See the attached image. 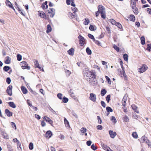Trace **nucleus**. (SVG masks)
<instances>
[{"instance_id": "49530a36", "label": "nucleus", "mask_w": 151, "mask_h": 151, "mask_svg": "<svg viewBox=\"0 0 151 151\" xmlns=\"http://www.w3.org/2000/svg\"><path fill=\"white\" fill-rule=\"evenodd\" d=\"M111 96L110 95H108L106 97V100L107 101L108 103H109V101L110 100Z\"/></svg>"}, {"instance_id": "423d86ee", "label": "nucleus", "mask_w": 151, "mask_h": 151, "mask_svg": "<svg viewBox=\"0 0 151 151\" xmlns=\"http://www.w3.org/2000/svg\"><path fill=\"white\" fill-rule=\"evenodd\" d=\"M89 99L93 102L96 101V96L93 93H91L90 94V96L89 97Z\"/></svg>"}, {"instance_id": "9b49d317", "label": "nucleus", "mask_w": 151, "mask_h": 151, "mask_svg": "<svg viewBox=\"0 0 151 151\" xmlns=\"http://www.w3.org/2000/svg\"><path fill=\"white\" fill-rule=\"evenodd\" d=\"M52 133L50 130L48 131L45 134V136L47 138H49L51 137L52 135Z\"/></svg>"}, {"instance_id": "c9c22d12", "label": "nucleus", "mask_w": 151, "mask_h": 151, "mask_svg": "<svg viewBox=\"0 0 151 151\" xmlns=\"http://www.w3.org/2000/svg\"><path fill=\"white\" fill-rule=\"evenodd\" d=\"M123 57L124 60L125 61H128V55L127 54H124L123 55Z\"/></svg>"}, {"instance_id": "4c0bfd02", "label": "nucleus", "mask_w": 151, "mask_h": 151, "mask_svg": "<svg viewBox=\"0 0 151 151\" xmlns=\"http://www.w3.org/2000/svg\"><path fill=\"white\" fill-rule=\"evenodd\" d=\"M48 12L51 17H53L55 14V12H52L50 11H49V10H48Z\"/></svg>"}, {"instance_id": "f704fd0d", "label": "nucleus", "mask_w": 151, "mask_h": 151, "mask_svg": "<svg viewBox=\"0 0 151 151\" xmlns=\"http://www.w3.org/2000/svg\"><path fill=\"white\" fill-rule=\"evenodd\" d=\"M13 141L14 142H16L17 145H19V147H20V146H21L20 142L17 138L13 139Z\"/></svg>"}, {"instance_id": "6ab92c4d", "label": "nucleus", "mask_w": 151, "mask_h": 151, "mask_svg": "<svg viewBox=\"0 0 151 151\" xmlns=\"http://www.w3.org/2000/svg\"><path fill=\"white\" fill-rule=\"evenodd\" d=\"M131 107L132 109L137 113H139L138 111L137 110V107L134 104H133L131 105Z\"/></svg>"}, {"instance_id": "c756f323", "label": "nucleus", "mask_w": 151, "mask_h": 151, "mask_svg": "<svg viewBox=\"0 0 151 151\" xmlns=\"http://www.w3.org/2000/svg\"><path fill=\"white\" fill-rule=\"evenodd\" d=\"M49 109L53 113V114H57V111H55L54 110H53L52 108L50 107L49 106Z\"/></svg>"}, {"instance_id": "79ce46f5", "label": "nucleus", "mask_w": 151, "mask_h": 151, "mask_svg": "<svg viewBox=\"0 0 151 151\" xmlns=\"http://www.w3.org/2000/svg\"><path fill=\"white\" fill-rule=\"evenodd\" d=\"M89 23V21L87 19L85 18V21L83 22V24L85 25H88Z\"/></svg>"}, {"instance_id": "864d4df0", "label": "nucleus", "mask_w": 151, "mask_h": 151, "mask_svg": "<svg viewBox=\"0 0 151 151\" xmlns=\"http://www.w3.org/2000/svg\"><path fill=\"white\" fill-rule=\"evenodd\" d=\"M113 47L114 49L116 50L117 52H118L119 51V48L116 45H114Z\"/></svg>"}, {"instance_id": "6e6552de", "label": "nucleus", "mask_w": 151, "mask_h": 151, "mask_svg": "<svg viewBox=\"0 0 151 151\" xmlns=\"http://www.w3.org/2000/svg\"><path fill=\"white\" fill-rule=\"evenodd\" d=\"M98 11L100 13L105 12V9L104 7L102 5H100L98 6Z\"/></svg>"}, {"instance_id": "ddd939ff", "label": "nucleus", "mask_w": 151, "mask_h": 151, "mask_svg": "<svg viewBox=\"0 0 151 151\" xmlns=\"http://www.w3.org/2000/svg\"><path fill=\"white\" fill-rule=\"evenodd\" d=\"M5 113L8 117H10L12 115V113L9 111L8 109H6L5 110Z\"/></svg>"}, {"instance_id": "2eb2a0df", "label": "nucleus", "mask_w": 151, "mask_h": 151, "mask_svg": "<svg viewBox=\"0 0 151 151\" xmlns=\"http://www.w3.org/2000/svg\"><path fill=\"white\" fill-rule=\"evenodd\" d=\"M64 121L65 127L68 129L70 127V125L69 122L66 118H64Z\"/></svg>"}, {"instance_id": "4be33fe9", "label": "nucleus", "mask_w": 151, "mask_h": 151, "mask_svg": "<svg viewBox=\"0 0 151 151\" xmlns=\"http://www.w3.org/2000/svg\"><path fill=\"white\" fill-rule=\"evenodd\" d=\"M21 89L22 92L24 94H25L27 93V90L25 87L23 86L21 87Z\"/></svg>"}, {"instance_id": "e433bc0d", "label": "nucleus", "mask_w": 151, "mask_h": 151, "mask_svg": "<svg viewBox=\"0 0 151 151\" xmlns=\"http://www.w3.org/2000/svg\"><path fill=\"white\" fill-rule=\"evenodd\" d=\"M65 72L67 76H69L71 74V72L68 70H65Z\"/></svg>"}, {"instance_id": "0eeeda50", "label": "nucleus", "mask_w": 151, "mask_h": 151, "mask_svg": "<svg viewBox=\"0 0 151 151\" xmlns=\"http://www.w3.org/2000/svg\"><path fill=\"white\" fill-rule=\"evenodd\" d=\"M43 119L45 120L47 122L49 123L51 125V126H52V124L53 123V122L49 117L47 116H43Z\"/></svg>"}, {"instance_id": "c03bdc74", "label": "nucleus", "mask_w": 151, "mask_h": 151, "mask_svg": "<svg viewBox=\"0 0 151 151\" xmlns=\"http://www.w3.org/2000/svg\"><path fill=\"white\" fill-rule=\"evenodd\" d=\"M17 60H18V61H19L21 60L22 59V56H21V55L18 54L17 55Z\"/></svg>"}, {"instance_id": "58836bf2", "label": "nucleus", "mask_w": 151, "mask_h": 151, "mask_svg": "<svg viewBox=\"0 0 151 151\" xmlns=\"http://www.w3.org/2000/svg\"><path fill=\"white\" fill-rule=\"evenodd\" d=\"M106 110L107 112H112L113 111V109L110 107L107 106L106 107Z\"/></svg>"}, {"instance_id": "7ed1b4c3", "label": "nucleus", "mask_w": 151, "mask_h": 151, "mask_svg": "<svg viewBox=\"0 0 151 151\" xmlns=\"http://www.w3.org/2000/svg\"><path fill=\"white\" fill-rule=\"evenodd\" d=\"M147 66L143 64L141 67L138 69V71L140 73H142L145 71L147 69Z\"/></svg>"}, {"instance_id": "de8ad7c7", "label": "nucleus", "mask_w": 151, "mask_h": 151, "mask_svg": "<svg viewBox=\"0 0 151 151\" xmlns=\"http://www.w3.org/2000/svg\"><path fill=\"white\" fill-rule=\"evenodd\" d=\"M88 36L91 39H92L93 40H95V38L93 35L90 34H88Z\"/></svg>"}, {"instance_id": "f8f14e48", "label": "nucleus", "mask_w": 151, "mask_h": 151, "mask_svg": "<svg viewBox=\"0 0 151 151\" xmlns=\"http://www.w3.org/2000/svg\"><path fill=\"white\" fill-rule=\"evenodd\" d=\"M109 133L110 137L112 138H114L116 135V132H114L112 130H109Z\"/></svg>"}, {"instance_id": "a19ab883", "label": "nucleus", "mask_w": 151, "mask_h": 151, "mask_svg": "<svg viewBox=\"0 0 151 151\" xmlns=\"http://www.w3.org/2000/svg\"><path fill=\"white\" fill-rule=\"evenodd\" d=\"M62 99H63V102L64 103H67L68 101V99L65 96L63 97V98Z\"/></svg>"}, {"instance_id": "39448f33", "label": "nucleus", "mask_w": 151, "mask_h": 151, "mask_svg": "<svg viewBox=\"0 0 151 151\" xmlns=\"http://www.w3.org/2000/svg\"><path fill=\"white\" fill-rule=\"evenodd\" d=\"M12 86L11 85H9L7 87V89L6 90V92L10 96H12Z\"/></svg>"}, {"instance_id": "5701e85b", "label": "nucleus", "mask_w": 151, "mask_h": 151, "mask_svg": "<svg viewBox=\"0 0 151 151\" xmlns=\"http://www.w3.org/2000/svg\"><path fill=\"white\" fill-rule=\"evenodd\" d=\"M8 104L10 106L13 108H15L16 107V106L14 103L13 102H9Z\"/></svg>"}, {"instance_id": "bb28decb", "label": "nucleus", "mask_w": 151, "mask_h": 151, "mask_svg": "<svg viewBox=\"0 0 151 151\" xmlns=\"http://www.w3.org/2000/svg\"><path fill=\"white\" fill-rule=\"evenodd\" d=\"M141 43L142 45H144L145 43V39L144 36L141 37L140 38Z\"/></svg>"}, {"instance_id": "cd10ccee", "label": "nucleus", "mask_w": 151, "mask_h": 151, "mask_svg": "<svg viewBox=\"0 0 151 151\" xmlns=\"http://www.w3.org/2000/svg\"><path fill=\"white\" fill-rule=\"evenodd\" d=\"M11 69V67L8 66H5L3 68V70L6 72H7Z\"/></svg>"}, {"instance_id": "dca6fc26", "label": "nucleus", "mask_w": 151, "mask_h": 151, "mask_svg": "<svg viewBox=\"0 0 151 151\" xmlns=\"http://www.w3.org/2000/svg\"><path fill=\"white\" fill-rule=\"evenodd\" d=\"M1 134L3 136V137L6 139H9L8 135L4 131H2L1 133Z\"/></svg>"}, {"instance_id": "c85d7f7f", "label": "nucleus", "mask_w": 151, "mask_h": 151, "mask_svg": "<svg viewBox=\"0 0 151 151\" xmlns=\"http://www.w3.org/2000/svg\"><path fill=\"white\" fill-rule=\"evenodd\" d=\"M6 5L9 7H11L12 5L9 0H6L5 2Z\"/></svg>"}, {"instance_id": "e2e57ef3", "label": "nucleus", "mask_w": 151, "mask_h": 151, "mask_svg": "<svg viewBox=\"0 0 151 151\" xmlns=\"http://www.w3.org/2000/svg\"><path fill=\"white\" fill-rule=\"evenodd\" d=\"M58 97L60 99H62V94L61 93H58L57 95Z\"/></svg>"}, {"instance_id": "2f4dec72", "label": "nucleus", "mask_w": 151, "mask_h": 151, "mask_svg": "<svg viewBox=\"0 0 151 151\" xmlns=\"http://www.w3.org/2000/svg\"><path fill=\"white\" fill-rule=\"evenodd\" d=\"M89 29L90 30L93 31L96 30V27L95 26L91 25L89 27Z\"/></svg>"}, {"instance_id": "7c9ffc66", "label": "nucleus", "mask_w": 151, "mask_h": 151, "mask_svg": "<svg viewBox=\"0 0 151 151\" xmlns=\"http://www.w3.org/2000/svg\"><path fill=\"white\" fill-rule=\"evenodd\" d=\"M107 91H106V90L104 89H102L101 91V95L102 96H104L106 93Z\"/></svg>"}, {"instance_id": "f257e3e1", "label": "nucleus", "mask_w": 151, "mask_h": 151, "mask_svg": "<svg viewBox=\"0 0 151 151\" xmlns=\"http://www.w3.org/2000/svg\"><path fill=\"white\" fill-rule=\"evenodd\" d=\"M83 75L86 80L89 82L90 84L93 86L97 84L96 79V75L95 73L93 70L90 71L87 68L84 69L83 70Z\"/></svg>"}, {"instance_id": "3c124183", "label": "nucleus", "mask_w": 151, "mask_h": 151, "mask_svg": "<svg viewBox=\"0 0 151 151\" xmlns=\"http://www.w3.org/2000/svg\"><path fill=\"white\" fill-rule=\"evenodd\" d=\"M130 6H132L136 5V1H134L133 0H131L130 1Z\"/></svg>"}, {"instance_id": "09e8293b", "label": "nucleus", "mask_w": 151, "mask_h": 151, "mask_svg": "<svg viewBox=\"0 0 151 151\" xmlns=\"http://www.w3.org/2000/svg\"><path fill=\"white\" fill-rule=\"evenodd\" d=\"M105 12H103L100 13L101 17L103 19H105L106 18Z\"/></svg>"}, {"instance_id": "393cba45", "label": "nucleus", "mask_w": 151, "mask_h": 151, "mask_svg": "<svg viewBox=\"0 0 151 151\" xmlns=\"http://www.w3.org/2000/svg\"><path fill=\"white\" fill-rule=\"evenodd\" d=\"M141 141L142 143L145 142L148 139L145 136H143L141 138Z\"/></svg>"}, {"instance_id": "13d9d810", "label": "nucleus", "mask_w": 151, "mask_h": 151, "mask_svg": "<svg viewBox=\"0 0 151 151\" xmlns=\"http://www.w3.org/2000/svg\"><path fill=\"white\" fill-rule=\"evenodd\" d=\"M105 78L106 80L108 81V83L109 84H111V81L110 80V79L107 76H105Z\"/></svg>"}, {"instance_id": "bf43d9fd", "label": "nucleus", "mask_w": 151, "mask_h": 151, "mask_svg": "<svg viewBox=\"0 0 151 151\" xmlns=\"http://www.w3.org/2000/svg\"><path fill=\"white\" fill-rule=\"evenodd\" d=\"M81 131L82 133H85L86 131V129L84 127H82L81 128Z\"/></svg>"}, {"instance_id": "4468645a", "label": "nucleus", "mask_w": 151, "mask_h": 151, "mask_svg": "<svg viewBox=\"0 0 151 151\" xmlns=\"http://www.w3.org/2000/svg\"><path fill=\"white\" fill-rule=\"evenodd\" d=\"M69 17L70 18H73L77 17L76 14L75 13L69 12L68 14Z\"/></svg>"}, {"instance_id": "a211bd4d", "label": "nucleus", "mask_w": 151, "mask_h": 151, "mask_svg": "<svg viewBox=\"0 0 151 151\" xmlns=\"http://www.w3.org/2000/svg\"><path fill=\"white\" fill-rule=\"evenodd\" d=\"M127 100V98L125 96L122 99V104L123 106H124V107L125 108L126 104V101Z\"/></svg>"}, {"instance_id": "20e7f679", "label": "nucleus", "mask_w": 151, "mask_h": 151, "mask_svg": "<svg viewBox=\"0 0 151 151\" xmlns=\"http://www.w3.org/2000/svg\"><path fill=\"white\" fill-rule=\"evenodd\" d=\"M79 44L81 46H83L84 44L85 39L81 35H79L78 37Z\"/></svg>"}, {"instance_id": "72a5a7b5", "label": "nucleus", "mask_w": 151, "mask_h": 151, "mask_svg": "<svg viewBox=\"0 0 151 151\" xmlns=\"http://www.w3.org/2000/svg\"><path fill=\"white\" fill-rule=\"evenodd\" d=\"M132 135V137L135 139H137L138 137V136L136 132H133Z\"/></svg>"}, {"instance_id": "5fc2aeb1", "label": "nucleus", "mask_w": 151, "mask_h": 151, "mask_svg": "<svg viewBox=\"0 0 151 151\" xmlns=\"http://www.w3.org/2000/svg\"><path fill=\"white\" fill-rule=\"evenodd\" d=\"M106 30L107 31V32H108V33L109 34H110L111 32V30H110V28L108 26H106Z\"/></svg>"}, {"instance_id": "052dcab7", "label": "nucleus", "mask_w": 151, "mask_h": 151, "mask_svg": "<svg viewBox=\"0 0 151 151\" xmlns=\"http://www.w3.org/2000/svg\"><path fill=\"white\" fill-rule=\"evenodd\" d=\"M111 121L113 122L114 123H115L116 122V119L114 116H112L111 118Z\"/></svg>"}, {"instance_id": "b1692460", "label": "nucleus", "mask_w": 151, "mask_h": 151, "mask_svg": "<svg viewBox=\"0 0 151 151\" xmlns=\"http://www.w3.org/2000/svg\"><path fill=\"white\" fill-rule=\"evenodd\" d=\"M129 18L131 21L134 22L135 21V17L132 14L130 15Z\"/></svg>"}, {"instance_id": "774afa93", "label": "nucleus", "mask_w": 151, "mask_h": 151, "mask_svg": "<svg viewBox=\"0 0 151 151\" xmlns=\"http://www.w3.org/2000/svg\"><path fill=\"white\" fill-rule=\"evenodd\" d=\"M69 93L71 95V96H74V93L73 92V91L72 90H70L69 91Z\"/></svg>"}, {"instance_id": "ea45409f", "label": "nucleus", "mask_w": 151, "mask_h": 151, "mask_svg": "<svg viewBox=\"0 0 151 151\" xmlns=\"http://www.w3.org/2000/svg\"><path fill=\"white\" fill-rule=\"evenodd\" d=\"M129 119L126 115H125L124 117V122H128L129 121Z\"/></svg>"}, {"instance_id": "680f3d73", "label": "nucleus", "mask_w": 151, "mask_h": 151, "mask_svg": "<svg viewBox=\"0 0 151 151\" xmlns=\"http://www.w3.org/2000/svg\"><path fill=\"white\" fill-rule=\"evenodd\" d=\"M71 8L72 11H73V13L75 12L76 13V12H77L78 11L77 8L76 7H73V8L72 7Z\"/></svg>"}, {"instance_id": "4d7b16f0", "label": "nucleus", "mask_w": 151, "mask_h": 151, "mask_svg": "<svg viewBox=\"0 0 151 151\" xmlns=\"http://www.w3.org/2000/svg\"><path fill=\"white\" fill-rule=\"evenodd\" d=\"M115 24L119 29H121L122 28V25L119 22H116Z\"/></svg>"}, {"instance_id": "0e129e2a", "label": "nucleus", "mask_w": 151, "mask_h": 151, "mask_svg": "<svg viewBox=\"0 0 151 151\" xmlns=\"http://www.w3.org/2000/svg\"><path fill=\"white\" fill-rule=\"evenodd\" d=\"M6 81L7 83L8 84H9L11 83V80L10 78L8 77L6 78Z\"/></svg>"}, {"instance_id": "aec40b11", "label": "nucleus", "mask_w": 151, "mask_h": 151, "mask_svg": "<svg viewBox=\"0 0 151 151\" xmlns=\"http://www.w3.org/2000/svg\"><path fill=\"white\" fill-rule=\"evenodd\" d=\"M52 31V28L50 24H48L47 26L46 32L48 33Z\"/></svg>"}, {"instance_id": "338daca9", "label": "nucleus", "mask_w": 151, "mask_h": 151, "mask_svg": "<svg viewBox=\"0 0 151 151\" xmlns=\"http://www.w3.org/2000/svg\"><path fill=\"white\" fill-rule=\"evenodd\" d=\"M93 68L95 69H96L99 71L100 70V67L96 65H93Z\"/></svg>"}, {"instance_id": "f03ea898", "label": "nucleus", "mask_w": 151, "mask_h": 151, "mask_svg": "<svg viewBox=\"0 0 151 151\" xmlns=\"http://www.w3.org/2000/svg\"><path fill=\"white\" fill-rule=\"evenodd\" d=\"M20 65L22 68L23 69L29 70L30 68V67L29 66L27 63L25 61H22L20 63Z\"/></svg>"}, {"instance_id": "603ef678", "label": "nucleus", "mask_w": 151, "mask_h": 151, "mask_svg": "<svg viewBox=\"0 0 151 151\" xmlns=\"http://www.w3.org/2000/svg\"><path fill=\"white\" fill-rule=\"evenodd\" d=\"M91 148L93 150H95L97 149V147L94 144H93L91 146Z\"/></svg>"}, {"instance_id": "f3484780", "label": "nucleus", "mask_w": 151, "mask_h": 151, "mask_svg": "<svg viewBox=\"0 0 151 151\" xmlns=\"http://www.w3.org/2000/svg\"><path fill=\"white\" fill-rule=\"evenodd\" d=\"M74 49L73 48H71L68 51V54L70 55H74Z\"/></svg>"}, {"instance_id": "69168bd1", "label": "nucleus", "mask_w": 151, "mask_h": 151, "mask_svg": "<svg viewBox=\"0 0 151 151\" xmlns=\"http://www.w3.org/2000/svg\"><path fill=\"white\" fill-rule=\"evenodd\" d=\"M101 106L104 107V108H105L106 107V104L103 101H101Z\"/></svg>"}, {"instance_id": "473e14b6", "label": "nucleus", "mask_w": 151, "mask_h": 151, "mask_svg": "<svg viewBox=\"0 0 151 151\" xmlns=\"http://www.w3.org/2000/svg\"><path fill=\"white\" fill-rule=\"evenodd\" d=\"M86 51L87 54L88 55H90L92 53L91 50L90 49V48L88 47H87L86 48Z\"/></svg>"}, {"instance_id": "37998d69", "label": "nucleus", "mask_w": 151, "mask_h": 151, "mask_svg": "<svg viewBox=\"0 0 151 151\" xmlns=\"http://www.w3.org/2000/svg\"><path fill=\"white\" fill-rule=\"evenodd\" d=\"M97 119L98 120V123L99 124H101L102 122V120H101V118L100 116H97Z\"/></svg>"}, {"instance_id": "9d476101", "label": "nucleus", "mask_w": 151, "mask_h": 151, "mask_svg": "<svg viewBox=\"0 0 151 151\" xmlns=\"http://www.w3.org/2000/svg\"><path fill=\"white\" fill-rule=\"evenodd\" d=\"M38 12L39 13V16L41 18H43L45 19H47L46 16L44 12L39 11H38Z\"/></svg>"}, {"instance_id": "412c9836", "label": "nucleus", "mask_w": 151, "mask_h": 151, "mask_svg": "<svg viewBox=\"0 0 151 151\" xmlns=\"http://www.w3.org/2000/svg\"><path fill=\"white\" fill-rule=\"evenodd\" d=\"M6 59L5 61V63L6 64H9L11 63V58L9 56H7L6 57Z\"/></svg>"}, {"instance_id": "a18cd8bd", "label": "nucleus", "mask_w": 151, "mask_h": 151, "mask_svg": "<svg viewBox=\"0 0 151 151\" xmlns=\"http://www.w3.org/2000/svg\"><path fill=\"white\" fill-rule=\"evenodd\" d=\"M29 146L30 150H32L33 149V145L32 143H30Z\"/></svg>"}, {"instance_id": "1a4fd4ad", "label": "nucleus", "mask_w": 151, "mask_h": 151, "mask_svg": "<svg viewBox=\"0 0 151 151\" xmlns=\"http://www.w3.org/2000/svg\"><path fill=\"white\" fill-rule=\"evenodd\" d=\"M131 7L133 10V11L135 14L137 15L138 14L139 12L138 9L136 7V5L131 6Z\"/></svg>"}, {"instance_id": "8fccbe9b", "label": "nucleus", "mask_w": 151, "mask_h": 151, "mask_svg": "<svg viewBox=\"0 0 151 151\" xmlns=\"http://www.w3.org/2000/svg\"><path fill=\"white\" fill-rule=\"evenodd\" d=\"M147 47L146 49V50L148 51L149 52H150L151 50V44H148L147 45Z\"/></svg>"}, {"instance_id": "6e6d98bb", "label": "nucleus", "mask_w": 151, "mask_h": 151, "mask_svg": "<svg viewBox=\"0 0 151 151\" xmlns=\"http://www.w3.org/2000/svg\"><path fill=\"white\" fill-rule=\"evenodd\" d=\"M109 21L112 24H115L116 23V21L113 19H110Z\"/></svg>"}, {"instance_id": "a878e982", "label": "nucleus", "mask_w": 151, "mask_h": 151, "mask_svg": "<svg viewBox=\"0 0 151 151\" xmlns=\"http://www.w3.org/2000/svg\"><path fill=\"white\" fill-rule=\"evenodd\" d=\"M102 147L105 150L107 151H109V149H110V148L107 146L106 145L103 144L102 146Z\"/></svg>"}]
</instances>
